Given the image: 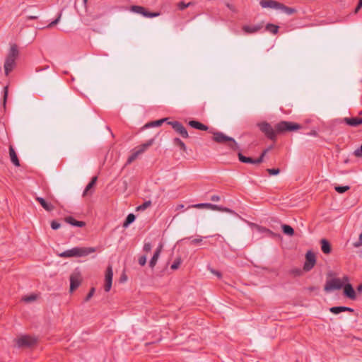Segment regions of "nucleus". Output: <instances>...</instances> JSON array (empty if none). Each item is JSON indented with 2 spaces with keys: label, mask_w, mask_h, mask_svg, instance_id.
Listing matches in <instances>:
<instances>
[{
  "label": "nucleus",
  "mask_w": 362,
  "mask_h": 362,
  "mask_svg": "<svg viewBox=\"0 0 362 362\" xmlns=\"http://www.w3.org/2000/svg\"><path fill=\"white\" fill-rule=\"evenodd\" d=\"M162 248H163V245L161 244H160L158 245V247L156 248V251L154 252V254L149 262V267L153 269L155 267V265L156 264L157 261L160 257Z\"/></svg>",
  "instance_id": "obj_16"
},
{
  "label": "nucleus",
  "mask_w": 362,
  "mask_h": 362,
  "mask_svg": "<svg viewBox=\"0 0 362 362\" xmlns=\"http://www.w3.org/2000/svg\"><path fill=\"white\" fill-rule=\"evenodd\" d=\"M151 205V201H146L142 204L139 206L136 209L137 211H143L149 207Z\"/></svg>",
  "instance_id": "obj_38"
},
{
  "label": "nucleus",
  "mask_w": 362,
  "mask_h": 362,
  "mask_svg": "<svg viewBox=\"0 0 362 362\" xmlns=\"http://www.w3.org/2000/svg\"><path fill=\"white\" fill-rule=\"evenodd\" d=\"M210 200L212 202H219L221 200V197L218 195H212L210 197Z\"/></svg>",
  "instance_id": "obj_53"
},
{
  "label": "nucleus",
  "mask_w": 362,
  "mask_h": 362,
  "mask_svg": "<svg viewBox=\"0 0 362 362\" xmlns=\"http://www.w3.org/2000/svg\"><path fill=\"white\" fill-rule=\"evenodd\" d=\"M290 274L294 276H299L303 274V271L300 268H293L290 270Z\"/></svg>",
  "instance_id": "obj_39"
},
{
  "label": "nucleus",
  "mask_w": 362,
  "mask_h": 362,
  "mask_svg": "<svg viewBox=\"0 0 362 362\" xmlns=\"http://www.w3.org/2000/svg\"><path fill=\"white\" fill-rule=\"evenodd\" d=\"M168 118H163L158 120L153 121L145 124V128L154 127L160 126L164 122L167 121Z\"/></svg>",
  "instance_id": "obj_29"
},
{
  "label": "nucleus",
  "mask_w": 362,
  "mask_h": 362,
  "mask_svg": "<svg viewBox=\"0 0 362 362\" xmlns=\"http://www.w3.org/2000/svg\"><path fill=\"white\" fill-rule=\"evenodd\" d=\"M98 177L96 176H94L91 178V180L90 182L86 185L83 192V196H87L88 194H92V192H90V191L94 187V186L96 184Z\"/></svg>",
  "instance_id": "obj_23"
},
{
  "label": "nucleus",
  "mask_w": 362,
  "mask_h": 362,
  "mask_svg": "<svg viewBox=\"0 0 362 362\" xmlns=\"http://www.w3.org/2000/svg\"><path fill=\"white\" fill-rule=\"evenodd\" d=\"M95 252V247H75L70 250H65L59 255L62 257H85Z\"/></svg>",
  "instance_id": "obj_4"
},
{
  "label": "nucleus",
  "mask_w": 362,
  "mask_h": 362,
  "mask_svg": "<svg viewBox=\"0 0 362 362\" xmlns=\"http://www.w3.org/2000/svg\"><path fill=\"white\" fill-rule=\"evenodd\" d=\"M257 127L259 130L270 140L273 141H276V134H278L276 131L275 127L273 128L272 126L268 123L267 122H262L257 124Z\"/></svg>",
  "instance_id": "obj_6"
},
{
  "label": "nucleus",
  "mask_w": 362,
  "mask_h": 362,
  "mask_svg": "<svg viewBox=\"0 0 362 362\" xmlns=\"http://www.w3.org/2000/svg\"><path fill=\"white\" fill-rule=\"evenodd\" d=\"M94 292H95V288H91V289L90 290V291L87 294V296H86V297L85 298V300L86 301H88L91 298V297L93 296Z\"/></svg>",
  "instance_id": "obj_49"
},
{
  "label": "nucleus",
  "mask_w": 362,
  "mask_h": 362,
  "mask_svg": "<svg viewBox=\"0 0 362 362\" xmlns=\"http://www.w3.org/2000/svg\"><path fill=\"white\" fill-rule=\"evenodd\" d=\"M359 6L362 7V0H358V4Z\"/></svg>",
  "instance_id": "obj_64"
},
{
  "label": "nucleus",
  "mask_w": 362,
  "mask_h": 362,
  "mask_svg": "<svg viewBox=\"0 0 362 362\" xmlns=\"http://www.w3.org/2000/svg\"><path fill=\"white\" fill-rule=\"evenodd\" d=\"M354 155L357 158H362V143L361 146L354 151Z\"/></svg>",
  "instance_id": "obj_46"
},
{
  "label": "nucleus",
  "mask_w": 362,
  "mask_h": 362,
  "mask_svg": "<svg viewBox=\"0 0 362 362\" xmlns=\"http://www.w3.org/2000/svg\"><path fill=\"white\" fill-rule=\"evenodd\" d=\"M173 144L175 145V146H177L180 147V148L181 150H182L183 151H185L187 150V147L185 144V143L179 138H175L173 139Z\"/></svg>",
  "instance_id": "obj_33"
},
{
  "label": "nucleus",
  "mask_w": 362,
  "mask_h": 362,
  "mask_svg": "<svg viewBox=\"0 0 362 362\" xmlns=\"http://www.w3.org/2000/svg\"><path fill=\"white\" fill-rule=\"evenodd\" d=\"M279 10H281L283 13H286L287 15H292L295 13H296V9L294 8L288 7L283 4H280Z\"/></svg>",
  "instance_id": "obj_26"
},
{
  "label": "nucleus",
  "mask_w": 362,
  "mask_h": 362,
  "mask_svg": "<svg viewBox=\"0 0 362 362\" xmlns=\"http://www.w3.org/2000/svg\"><path fill=\"white\" fill-rule=\"evenodd\" d=\"M202 242V238L200 237L199 238H194L193 240H192L191 241V244L192 245H199Z\"/></svg>",
  "instance_id": "obj_52"
},
{
  "label": "nucleus",
  "mask_w": 362,
  "mask_h": 362,
  "mask_svg": "<svg viewBox=\"0 0 362 362\" xmlns=\"http://www.w3.org/2000/svg\"><path fill=\"white\" fill-rule=\"evenodd\" d=\"M362 245V233L359 235V240L354 243L355 247H359Z\"/></svg>",
  "instance_id": "obj_51"
},
{
  "label": "nucleus",
  "mask_w": 362,
  "mask_h": 362,
  "mask_svg": "<svg viewBox=\"0 0 362 362\" xmlns=\"http://www.w3.org/2000/svg\"><path fill=\"white\" fill-rule=\"evenodd\" d=\"M3 93H4V95H3V105H4V107L5 108L6 107V101H7L8 94V86H6L4 88Z\"/></svg>",
  "instance_id": "obj_37"
},
{
  "label": "nucleus",
  "mask_w": 362,
  "mask_h": 362,
  "mask_svg": "<svg viewBox=\"0 0 362 362\" xmlns=\"http://www.w3.org/2000/svg\"><path fill=\"white\" fill-rule=\"evenodd\" d=\"M131 11L136 13L141 14L146 18L158 17L160 14L159 12H151L148 11L145 7L137 5L132 6Z\"/></svg>",
  "instance_id": "obj_8"
},
{
  "label": "nucleus",
  "mask_w": 362,
  "mask_h": 362,
  "mask_svg": "<svg viewBox=\"0 0 362 362\" xmlns=\"http://www.w3.org/2000/svg\"><path fill=\"white\" fill-rule=\"evenodd\" d=\"M35 200L47 211H52L54 209V206L52 204L47 202L42 197H37Z\"/></svg>",
  "instance_id": "obj_21"
},
{
  "label": "nucleus",
  "mask_w": 362,
  "mask_h": 362,
  "mask_svg": "<svg viewBox=\"0 0 362 362\" xmlns=\"http://www.w3.org/2000/svg\"><path fill=\"white\" fill-rule=\"evenodd\" d=\"M37 295L36 294H30L29 296H24L22 300L26 303H31L35 301L37 299Z\"/></svg>",
  "instance_id": "obj_34"
},
{
  "label": "nucleus",
  "mask_w": 362,
  "mask_h": 362,
  "mask_svg": "<svg viewBox=\"0 0 362 362\" xmlns=\"http://www.w3.org/2000/svg\"><path fill=\"white\" fill-rule=\"evenodd\" d=\"M138 262L141 266H144L146 263V255L141 256L139 258Z\"/></svg>",
  "instance_id": "obj_47"
},
{
  "label": "nucleus",
  "mask_w": 362,
  "mask_h": 362,
  "mask_svg": "<svg viewBox=\"0 0 362 362\" xmlns=\"http://www.w3.org/2000/svg\"><path fill=\"white\" fill-rule=\"evenodd\" d=\"M188 124L191 127L201 131H207L209 129V127L206 125L197 120H190Z\"/></svg>",
  "instance_id": "obj_20"
},
{
  "label": "nucleus",
  "mask_w": 362,
  "mask_h": 362,
  "mask_svg": "<svg viewBox=\"0 0 362 362\" xmlns=\"http://www.w3.org/2000/svg\"><path fill=\"white\" fill-rule=\"evenodd\" d=\"M321 250L323 253L328 255L332 251L331 244L327 239H322L320 240Z\"/></svg>",
  "instance_id": "obj_24"
},
{
  "label": "nucleus",
  "mask_w": 362,
  "mask_h": 362,
  "mask_svg": "<svg viewBox=\"0 0 362 362\" xmlns=\"http://www.w3.org/2000/svg\"><path fill=\"white\" fill-rule=\"evenodd\" d=\"M316 264V257L314 252L309 250L305 254V262L303 265L305 272L310 271Z\"/></svg>",
  "instance_id": "obj_9"
},
{
  "label": "nucleus",
  "mask_w": 362,
  "mask_h": 362,
  "mask_svg": "<svg viewBox=\"0 0 362 362\" xmlns=\"http://www.w3.org/2000/svg\"><path fill=\"white\" fill-rule=\"evenodd\" d=\"M341 281L344 284H349V276H346V275H345V276H344L342 277V279H341Z\"/></svg>",
  "instance_id": "obj_54"
},
{
  "label": "nucleus",
  "mask_w": 362,
  "mask_h": 362,
  "mask_svg": "<svg viewBox=\"0 0 362 362\" xmlns=\"http://www.w3.org/2000/svg\"><path fill=\"white\" fill-rule=\"evenodd\" d=\"M213 140L215 142L218 144L228 143V146L230 150L233 151H239V152L238 153V156L239 160L241 163L249 164H258L257 162H256V158L247 157L242 154V153L240 152V146L233 138L224 134L221 132H213Z\"/></svg>",
  "instance_id": "obj_2"
},
{
  "label": "nucleus",
  "mask_w": 362,
  "mask_h": 362,
  "mask_svg": "<svg viewBox=\"0 0 362 362\" xmlns=\"http://www.w3.org/2000/svg\"><path fill=\"white\" fill-rule=\"evenodd\" d=\"M263 28L262 24H258L255 25H244L243 27V30L245 33L251 34V33H255L258 32L259 30H261Z\"/></svg>",
  "instance_id": "obj_19"
},
{
  "label": "nucleus",
  "mask_w": 362,
  "mask_h": 362,
  "mask_svg": "<svg viewBox=\"0 0 362 362\" xmlns=\"http://www.w3.org/2000/svg\"><path fill=\"white\" fill-rule=\"evenodd\" d=\"M189 208H197V209H208L211 210H215L218 209V205L213 204L211 203H199L194 205L189 206L187 209Z\"/></svg>",
  "instance_id": "obj_18"
},
{
  "label": "nucleus",
  "mask_w": 362,
  "mask_h": 362,
  "mask_svg": "<svg viewBox=\"0 0 362 362\" xmlns=\"http://www.w3.org/2000/svg\"><path fill=\"white\" fill-rule=\"evenodd\" d=\"M308 135L316 136L317 135V132L315 131H312L311 132H310L308 134Z\"/></svg>",
  "instance_id": "obj_62"
},
{
  "label": "nucleus",
  "mask_w": 362,
  "mask_h": 362,
  "mask_svg": "<svg viewBox=\"0 0 362 362\" xmlns=\"http://www.w3.org/2000/svg\"><path fill=\"white\" fill-rule=\"evenodd\" d=\"M123 185H124V189H127V185H128V183H127V180H124L123 181Z\"/></svg>",
  "instance_id": "obj_60"
},
{
  "label": "nucleus",
  "mask_w": 362,
  "mask_h": 362,
  "mask_svg": "<svg viewBox=\"0 0 362 362\" xmlns=\"http://www.w3.org/2000/svg\"><path fill=\"white\" fill-rule=\"evenodd\" d=\"M266 30H267L268 32L275 35L279 31V26L275 25L272 24V23H268L266 25Z\"/></svg>",
  "instance_id": "obj_32"
},
{
  "label": "nucleus",
  "mask_w": 362,
  "mask_h": 362,
  "mask_svg": "<svg viewBox=\"0 0 362 362\" xmlns=\"http://www.w3.org/2000/svg\"><path fill=\"white\" fill-rule=\"evenodd\" d=\"M154 142V139H149L148 141H147L146 143L140 145L139 146H138V151L141 153H143L144 151H146V149L148 148H149Z\"/></svg>",
  "instance_id": "obj_27"
},
{
  "label": "nucleus",
  "mask_w": 362,
  "mask_h": 362,
  "mask_svg": "<svg viewBox=\"0 0 362 362\" xmlns=\"http://www.w3.org/2000/svg\"><path fill=\"white\" fill-rule=\"evenodd\" d=\"M350 189L349 186H335L334 189L339 194H343Z\"/></svg>",
  "instance_id": "obj_36"
},
{
  "label": "nucleus",
  "mask_w": 362,
  "mask_h": 362,
  "mask_svg": "<svg viewBox=\"0 0 362 362\" xmlns=\"http://www.w3.org/2000/svg\"><path fill=\"white\" fill-rule=\"evenodd\" d=\"M19 55L18 46L13 44L11 46L9 52L6 57L4 68L5 75L8 76L15 68L16 63V59Z\"/></svg>",
  "instance_id": "obj_3"
},
{
  "label": "nucleus",
  "mask_w": 362,
  "mask_h": 362,
  "mask_svg": "<svg viewBox=\"0 0 362 362\" xmlns=\"http://www.w3.org/2000/svg\"><path fill=\"white\" fill-rule=\"evenodd\" d=\"M61 225L59 223H58L57 221H52L51 222V228L53 230H57L60 228Z\"/></svg>",
  "instance_id": "obj_48"
},
{
  "label": "nucleus",
  "mask_w": 362,
  "mask_h": 362,
  "mask_svg": "<svg viewBox=\"0 0 362 362\" xmlns=\"http://www.w3.org/2000/svg\"><path fill=\"white\" fill-rule=\"evenodd\" d=\"M282 231L284 234L288 235L289 236H292L294 234L293 228L287 224H283L281 226Z\"/></svg>",
  "instance_id": "obj_30"
},
{
  "label": "nucleus",
  "mask_w": 362,
  "mask_h": 362,
  "mask_svg": "<svg viewBox=\"0 0 362 362\" xmlns=\"http://www.w3.org/2000/svg\"><path fill=\"white\" fill-rule=\"evenodd\" d=\"M361 6L357 5L356 8H355V13H357L361 9Z\"/></svg>",
  "instance_id": "obj_63"
},
{
  "label": "nucleus",
  "mask_w": 362,
  "mask_h": 362,
  "mask_svg": "<svg viewBox=\"0 0 362 362\" xmlns=\"http://www.w3.org/2000/svg\"><path fill=\"white\" fill-rule=\"evenodd\" d=\"M192 4H193L192 2H189V3H185L184 1H180L177 6H178V8L180 10V11H183L185 10L186 8L189 7V6H191Z\"/></svg>",
  "instance_id": "obj_41"
},
{
  "label": "nucleus",
  "mask_w": 362,
  "mask_h": 362,
  "mask_svg": "<svg viewBox=\"0 0 362 362\" xmlns=\"http://www.w3.org/2000/svg\"><path fill=\"white\" fill-rule=\"evenodd\" d=\"M140 154H141V153L138 150H136V151L133 152L132 153V155L129 156V158H128V159H127V160L126 162L125 165L131 164L133 161H134L138 158V156Z\"/></svg>",
  "instance_id": "obj_31"
},
{
  "label": "nucleus",
  "mask_w": 362,
  "mask_h": 362,
  "mask_svg": "<svg viewBox=\"0 0 362 362\" xmlns=\"http://www.w3.org/2000/svg\"><path fill=\"white\" fill-rule=\"evenodd\" d=\"M136 219V216L134 214H129L126 217L122 226L127 228L130 224H132Z\"/></svg>",
  "instance_id": "obj_28"
},
{
  "label": "nucleus",
  "mask_w": 362,
  "mask_h": 362,
  "mask_svg": "<svg viewBox=\"0 0 362 362\" xmlns=\"http://www.w3.org/2000/svg\"><path fill=\"white\" fill-rule=\"evenodd\" d=\"M346 311H349V312H354V309L351 308H349V307H346V306H343V312H346Z\"/></svg>",
  "instance_id": "obj_56"
},
{
  "label": "nucleus",
  "mask_w": 362,
  "mask_h": 362,
  "mask_svg": "<svg viewBox=\"0 0 362 362\" xmlns=\"http://www.w3.org/2000/svg\"><path fill=\"white\" fill-rule=\"evenodd\" d=\"M181 259L180 258H177L176 259L174 262L172 264L170 268L173 269V270H175L179 268L180 265L181 264Z\"/></svg>",
  "instance_id": "obj_42"
},
{
  "label": "nucleus",
  "mask_w": 362,
  "mask_h": 362,
  "mask_svg": "<svg viewBox=\"0 0 362 362\" xmlns=\"http://www.w3.org/2000/svg\"><path fill=\"white\" fill-rule=\"evenodd\" d=\"M357 291L358 292H362V284L358 285V286L357 287Z\"/></svg>",
  "instance_id": "obj_61"
},
{
  "label": "nucleus",
  "mask_w": 362,
  "mask_h": 362,
  "mask_svg": "<svg viewBox=\"0 0 362 362\" xmlns=\"http://www.w3.org/2000/svg\"><path fill=\"white\" fill-rule=\"evenodd\" d=\"M269 152V149H264L260 154V156L256 158V162H257L258 164L262 163L264 160V158L266 156V154Z\"/></svg>",
  "instance_id": "obj_40"
},
{
  "label": "nucleus",
  "mask_w": 362,
  "mask_h": 362,
  "mask_svg": "<svg viewBox=\"0 0 362 362\" xmlns=\"http://www.w3.org/2000/svg\"><path fill=\"white\" fill-rule=\"evenodd\" d=\"M36 343V339L29 336H22L17 340V344L19 347H30Z\"/></svg>",
  "instance_id": "obj_12"
},
{
  "label": "nucleus",
  "mask_w": 362,
  "mask_h": 362,
  "mask_svg": "<svg viewBox=\"0 0 362 362\" xmlns=\"http://www.w3.org/2000/svg\"><path fill=\"white\" fill-rule=\"evenodd\" d=\"M64 220L67 223H69L73 226L81 228V227H83L86 226L85 222L81 221H77L75 218H74L72 216H67L64 218Z\"/></svg>",
  "instance_id": "obj_22"
},
{
  "label": "nucleus",
  "mask_w": 362,
  "mask_h": 362,
  "mask_svg": "<svg viewBox=\"0 0 362 362\" xmlns=\"http://www.w3.org/2000/svg\"><path fill=\"white\" fill-rule=\"evenodd\" d=\"M185 206L183 204H178L177 206H176V210H180V209H184Z\"/></svg>",
  "instance_id": "obj_57"
},
{
  "label": "nucleus",
  "mask_w": 362,
  "mask_h": 362,
  "mask_svg": "<svg viewBox=\"0 0 362 362\" xmlns=\"http://www.w3.org/2000/svg\"><path fill=\"white\" fill-rule=\"evenodd\" d=\"M152 245L150 243H146L144 245V251L148 252L151 250Z\"/></svg>",
  "instance_id": "obj_50"
},
{
  "label": "nucleus",
  "mask_w": 362,
  "mask_h": 362,
  "mask_svg": "<svg viewBox=\"0 0 362 362\" xmlns=\"http://www.w3.org/2000/svg\"><path fill=\"white\" fill-rule=\"evenodd\" d=\"M212 273L215 274L216 275H217L218 277H221V272H218V271H214V270H211Z\"/></svg>",
  "instance_id": "obj_59"
},
{
  "label": "nucleus",
  "mask_w": 362,
  "mask_h": 362,
  "mask_svg": "<svg viewBox=\"0 0 362 362\" xmlns=\"http://www.w3.org/2000/svg\"><path fill=\"white\" fill-rule=\"evenodd\" d=\"M27 18L29 20H35V19L37 18V16H29L27 17Z\"/></svg>",
  "instance_id": "obj_58"
},
{
  "label": "nucleus",
  "mask_w": 362,
  "mask_h": 362,
  "mask_svg": "<svg viewBox=\"0 0 362 362\" xmlns=\"http://www.w3.org/2000/svg\"><path fill=\"white\" fill-rule=\"evenodd\" d=\"M168 124L172 127V128L179 134L182 138H188L189 134L186 128L182 124L178 121L168 122Z\"/></svg>",
  "instance_id": "obj_10"
},
{
  "label": "nucleus",
  "mask_w": 362,
  "mask_h": 362,
  "mask_svg": "<svg viewBox=\"0 0 362 362\" xmlns=\"http://www.w3.org/2000/svg\"><path fill=\"white\" fill-rule=\"evenodd\" d=\"M215 210L235 214V212L234 211H233L228 208L223 207V206H218V209H216Z\"/></svg>",
  "instance_id": "obj_43"
},
{
  "label": "nucleus",
  "mask_w": 362,
  "mask_h": 362,
  "mask_svg": "<svg viewBox=\"0 0 362 362\" xmlns=\"http://www.w3.org/2000/svg\"><path fill=\"white\" fill-rule=\"evenodd\" d=\"M213 140L215 142L218 144L228 143V146L230 150L233 151H239V152L238 153V156L239 160L241 163L249 164H258L257 162H256V158L247 157L242 154V153L240 152V146L233 138L224 134L221 132H213Z\"/></svg>",
  "instance_id": "obj_1"
},
{
  "label": "nucleus",
  "mask_w": 362,
  "mask_h": 362,
  "mask_svg": "<svg viewBox=\"0 0 362 362\" xmlns=\"http://www.w3.org/2000/svg\"><path fill=\"white\" fill-rule=\"evenodd\" d=\"M81 276L79 272L75 271L70 276V291L73 292L81 284Z\"/></svg>",
  "instance_id": "obj_11"
},
{
  "label": "nucleus",
  "mask_w": 362,
  "mask_h": 362,
  "mask_svg": "<svg viewBox=\"0 0 362 362\" xmlns=\"http://www.w3.org/2000/svg\"><path fill=\"white\" fill-rule=\"evenodd\" d=\"M344 288V295L351 300L356 298V291L351 284H345L342 287Z\"/></svg>",
  "instance_id": "obj_14"
},
{
  "label": "nucleus",
  "mask_w": 362,
  "mask_h": 362,
  "mask_svg": "<svg viewBox=\"0 0 362 362\" xmlns=\"http://www.w3.org/2000/svg\"><path fill=\"white\" fill-rule=\"evenodd\" d=\"M280 4L281 3L274 0H261L259 2V4L262 8H270L276 10H279Z\"/></svg>",
  "instance_id": "obj_15"
},
{
  "label": "nucleus",
  "mask_w": 362,
  "mask_h": 362,
  "mask_svg": "<svg viewBox=\"0 0 362 362\" xmlns=\"http://www.w3.org/2000/svg\"><path fill=\"white\" fill-rule=\"evenodd\" d=\"M344 122L349 126L358 127L362 124V117H345Z\"/></svg>",
  "instance_id": "obj_17"
},
{
  "label": "nucleus",
  "mask_w": 362,
  "mask_h": 362,
  "mask_svg": "<svg viewBox=\"0 0 362 362\" xmlns=\"http://www.w3.org/2000/svg\"><path fill=\"white\" fill-rule=\"evenodd\" d=\"M329 311L334 315H338L343 312V306H334L329 308Z\"/></svg>",
  "instance_id": "obj_35"
},
{
  "label": "nucleus",
  "mask_w": 362,
  "mask_h": 362,
  "mask_svg": "<svg viewBox=\"0 0 362 362\" xmlns=\"http://www.w3.org/2000/svg\"><path fill=\"white\" fill-rule=\"evenodd\" d=\"M301 128L302 126L300 124L288 121H281L275 125V129L278 134H284L287 132H294L299 130Z\"/></svg>",
  "instance_id": "obj_5"
},
{
  "label": "nucleus",
  "mask_w": 362,
  "mask_h": 362,
  "mask_svg": "<svg viewBox=\"0 0 362 362\" xmlns=\"http://www.w3.org/2000/svg\"><path fill=\"white\" fill-rule=\"evenodd\" d=\"M61 17H62V13H59V15H58V16H57V18L55 20H54L53 21H52V22H51V23H50L47 26V28H52L53 26H54L55 25H57V24L59 22V21H60V19H61Z\"/></svg>",
  "instance_id": "obj_44"
},
{
  "label": "nucleus",
  "mask_w": 362,
  "mask_h": 362,
  "mask_svg": "<svg viewBox=\"0 0 362 362\" xmlns=\"http://www.w3.org/2000/svg\"><path fill=\"white\" fill-rule=\"evenodd\" d=\"M344 284L341 281L339 278H334L326 281L324 287V291L327 293H329L333 290H339L342 288Z\"/></svg>",
  "instance_id": "obj_7"
},
{
  "label": "nucleus",
  "mask_w": 362,
  "mask_h": 362,
  "mask_svg": "<svg viewBox=\"0 0 362 362\" xmlns=\"http://www.w3.org/2000/svg\"><path fill=\"white\" fill-rule=\"evenodd\" d=\"M9 155L11 161L16 166H20V161L18 158L17 154L12 146H9Z\"/></svg>",
  "instance_id": "obj_25"
},
{
  "label": "nucleus",
  "mask_w": 362,
  "mask_h": 362,
  "mask_svg": "<svg viewBox=\"0 0 362 362\" xmlns=\"http://www.w3.org/2000/svg\"><path fill=\"white\" fill-rule=\"evenodd\" d=\"M112 276H113L112 268L110 265H109L106 269L105 276V284L104 289L106 292H108L112 287Z\"/></svg>",
  "instance_id": "obj_13"
},
{
  "label": "nucleus",
  "mask_w": 362,
  "mask_h": 362,
  "mask_svg": "<svg viewBox=\"0 0 362 362\" xmlns=\"http://www.w3.org/2000/svg\"><path fill=\"white\" fill-rule=\"evenodd\" d=\"M267 171L270 175H277L280 173V170L279 168H268Z\"/></svg>",
  "instance_id": "obj_45"
},
{
  "label": "nucleus",
  "mask_w": 362,
  "mask_h": 362,
  "mask_svg": "<svg viewBox=\"0 0 362 362\" xmlns=\"http://www.w3.org/2000/svg\"><path fill=\"white\" fill-rule=\"evenodd\" d=\"M49 68V66H45L44 67H37L35 69V71L36 72H40V71H44V70H46Z\"/></svg>",
  "instance_id": "obj_55"
}]
</instances>
